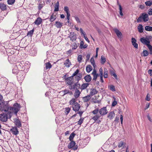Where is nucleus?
I'll return each instance as SVG.
<instances>
[{"label":"nucleus","instance_id":"nucleus-54","mask_svg":"<svg viewBox=\"0 0 152 152\" xmlns=\"http://www.w3.org/2000/svg\"><path fill=\"white\" fill-rule=\"evenodd\" d=\"M99 76L103 75V71L102 68H100L99 69Z\"/></svg>","mask_w":152,"mask_h":152},{"label":"nucleus","instance_id":"nucleus-35","mask_svg":"<svg viewBox=\"0 0 152 152\" xmlns=\"http://www.w3.org/2000/svg\"><path fill=\"white\" fill-rule=\"evenodd\" d=\"M55 9L54 11H58V8H59V2L58 1H57V2L56 4L55 5Z\"/></svg>","mask_w":152,"mask_h":152},{"label":"nucleus","instance_id":"nucleus-3","mask_svg":"<svg viewBox=\"0 0 152 152\" xmlns=\"http://www.w3.org/2000/svg\"><path fill=\"white\" fill-rule=\"evenodd\" d=\"M152 38V37L151 36H149L147 38L142 37L140 39V40L143 44L147 46H148L150 45V42L149 39H151Z\"/></svg>","mask_w":152,"mask_h":152},{"label":"nucleus","instance_id":"nucleus-39","mask_svg":"<svg viewBox=\"0 0 152 152\" xmlns=\"http://www.w3.org/2000/svg\"><path fill=\"white\" fill-rule=\"evenodd\" d=\"M71 109L69 107H66L65 108V113L66 115H67Z\"/></svg>","mask_w":152,"mask_h":152},{"label":"nucleus","instance_id":"nucleus-37","mask_svg":"<svg viewBox=\"0 0 152 152\" xmlns=\"http://www.w3.org/2000/svg\"><path fill=\"white\" fill-rule=\"evenodd\" d=\"M76 99L74 98H72L69 102V103L70 105H73L74 104L76 103Z\"/></svg>","mask_w":152,"mask_h":152},{"label":"nucleus","instance_id":"nucleus-42","mask_svg":"<svg viewBox=\"0 0 152 152\" xmlns=\"http://www.w3.org/2000/svg\"><path fill=\"white\" fill-rule=\"evenodd\" d=\"M15 0H7V2L8 4H13L15 2Z\"/></svg>","mask_w":152,"mask_h":152},{"label":"nucleus","instance_id":"nucleus-8","mask_svg":"<svg viewBox=\"0 0 152 152\" xmlns=\"http://www.w3.org/2000/svg\"><path fill=\"white\" fill-rule=\"evenodd\" d=\"M69 37L70 39V40L72 41H75L77 39L75 33L72 32L70 33Z\"/></svg>","mask_w":152,"mask_h":152},{"label":"nucleus","instance_id":"nucleus-62","mask_svg":"<svg viewBox=\"0 0 152 152\" xmlns=\"http://www.w3.org/2000/svg\"><path fill=\"white\" fill-rule=\"evenodd\" d=\"M117 104V102L115 100H114L112 102V106H114L116 105Z\"/></svg>","mask_w":152,"mask_h":152},{"label":"nucleus","instance_id":"nucleus-30","mask_svg":"<svg viewBox=\"0 0 152 152\" xmlns=\"http://www.w3.org/2000/svg\"><path fill=\"white\" fill-rule=\"evenodd\" d=\"M75 142L74 141H72L69 143V144L68 146V147L69 148H71L75 145Z\"/></svg>","mask_w":152,"mask_h":152},{"label":"nucleus","instance_id":"nucleus-20","mask_svg":"<svg viewBox=\"0 0 152 152\" xmlns=\"http://www.w3.org/2000/svg\"><path fill=\"white\" fill-rule=\"evenodd\" d=\"M42 19L40 17L37 18L35 21L34 23L37 25H39L42 23Z\"/></svg>","mask_w":152,"mask_h":152},{"label":"nucleus","instance_id":"nucleus-4","mask_svg":"<svg viewBox=\"0 0 152 152\" xmlns=\"http://www.w3.org/2000/svg\"><path fill=\"white\" fill-rule=\"evenodd\" d=\"M6 113H2L0 114V120L3 122L7 121L9 118V115L7 114V112Z\"/></svg>","mask_w":152,"mask_h":152},{"label":"nucleus","instance_id":"nucleus-36","mask_svg":"<svg viewBox=\"0 0 152 152\" xmlns=\"http://www.w3.org/2000/svg\"><path fill=\"white\" fill-rule=\"evenodd\" d=\"M108 71L107 69L105 68L104 69V78L108 77V76L107 75Z\"/></svg>","mask_w":152,"mask_h":152},{"label":"nucleus","instance_id":"nucleus-15","mask_svg":"<svg viewBox=\"0 0 152 152\" xmlns=\"http://www.w3.org/2000/svg\"><path fill=\"white\" fill-rule=\"evenodd\" d=\"M91 74L93 76V80L95 81L96 80L98 76V75L96 73V71L95 69H93Z\"/></svg>","mask_w":152,"mask_h":152},{"label":"nucleus","instance_id":"nucleus-38","mask_svg":"<svg viewBox=\"0 0 152 152\" xmlns=\"http://www.w3.org/2000/svg\"><path fill=\"white\" fill-rule=\"evenodd\" d=\"M145 29L148 31H152V27L150 26H145Z\"/></svg>","mask_w":152,"mask_h":152},{"label":"nucleus","instance_id":"nucleus-64","mask_svg":"<svg viewBox=\"0 0 152 152\" xmlns=\"http://www.w3.org/2000/svg\"><path fill=\"white\" fill-rule=\"evenodd\" d=\"M112 75H113L116 79H117V76L116 75V74L114 73V72H113V73H111Z\"/></svg>","mask_w":152,"mask_h":152},{"label":"nucleus","instance_id":"nucleus-41","mask_svg":"<svg viewBox=\"0 0 152 152\" xmlns=\"http://www.w3.org/2000/svg\"><path fill=\"white\" fill-rule=\"evenodd\" d=\"M119 6V13L120 15L121 16H123V14L122 12V8L121 6V5L119 4H118Z\"/></svg>","mask_w":152,"mask_h":152},{"label":"nucleus","instance_id":"nucleus-57","mask_svg":"<svg viewBox=\"0 0 152 152\" xmlns=\"http://www.w3.org/2000/svg\"><path fill=\"white\" fill-rule=\"evenodd\" d=\"M124 143L123 142H121L118 143V146L119 148H121L123 146V145H124Z\"/></svg>","mask_w":152,"mask_h":152},{"label":"nucleus","instance_id":"nucleus-33","mask_svg":"<svg viewBox=\"0 0 152 152\" xmlns=\"http://www.w3.org/2000/svg\"><path fill=\"white\" fill-rule=\"evenodd\" d=\"M106 58L103 56H102L101 58V63L102 64H104L106 61Z\"/></svg>","mask_w":152,"mask_h":152},{"label":"nucleus","instance_id":"nucleus-32","mask_svg":"<svg viewBox=\"0 0 152 152\" xmlns=\"http://www.w3.org/2000/svg\"><path fill=\"white\" fill-rule=\"evenodd\" d=\"M138 31L140 33H142L143 32V28L142 25L139 24L137 27Z\"/></svg>","mask_w":152,"mask_h":152},{"label":"nucleus","instance_id":"nucleus-9","mask_svg":"<svg viewBox=\"0 0 152 152\" xmlns=\"http://www.w3.org/2000/svg\"><path fill=\"white\" fill-rule=\"evenodd\" d=\"M143 20L144 22H146L149 20L148 15L146 13H142L141 14Z\"/></svg>","mask_w":152,"mask_h":152},{"label":"nucleus","instance_id":"nucleus-60","mask_svg":"<svg viewBox=\"0 0 152 152\" xmlns=\"http://www.w3.org/2000/svg\"><path fill=\"white\" fill-rule=\"evenodd\" d=\"M77 48V46L76 43L73 44V47L72 48V49L73 50H75Z\"/></svg>","mask_w":152,"mask_h":152},{"label":"nucleus","instance_id":"nucleus-47","mask_svg":"<svg viewBox=\"0 0 152 152\" xmlns=\"http://www.w3.org/2000/svg\"><path fill=\"white\" fill-rule=\"evenodd\" d=\"M75 85L76 87V89L78 90V89L80 88V85L78 83V82H77L75 83Z\"/></svg>","mask_w":152,"mask_h":152},{"label":"nucleus","instance_id":"nucleus-45","mask_svg":"<svg viewBox=\"0 0 152 152\" xmlns=\"http://www.w3.org/2000/svg\"><path fill=\"white\" fill-rule=\"evenodd\" d=\"M145 4L146 6L150 7L152 5V1H147L145 2Z\"/></svg>","mask_w":152,"mask_h":152},{"label":"nucleus","instance_id":"nucleus-17","mask_svg":"<svg viewBox=\"0 0 152 152\" xmlns=\"http://www.w3.org/2000/svg\"><path fill=\"white\" fill-rule=\"evenodd\" d=\"M64 65L65 66L68 68L70 67V66L72 65V64L69 59H68L65 61L64 63Z\"/></svg>","mask_w":152,"mask_h":152},{"label":"nucleus","instance_id":"nucleus-49","mask_svg":"<svg viewBox=\"0 0 152 152\" xmlns=\"http://www.w3.org/2000/svg\"><path fill=\"white\" fill-rule=\"evenodd\" d=\"M142 53L144 56H146L148 55V52L147 50H144Z\"/></svg>","mask_w":152,"mask_h":152},{"label":"nucleus","instance_id":"nucleus-28","mask_svg":"<svg viewBox=\"0 0 152 152\" xmlns=\"http://www.w3.org/2000/svg\"><path fill=\"white\" fill-rule=\"evenodd\" d=\"M52 67V65L50 63L48 62L45 64V67L46 69H49Z\"/></svg>","mask_w":152,"mask_h":152},{"label":"nucleus","instance_id":"nucleus-16","mask_svg":"<svg viewBox=\"0 0 152 152\" xmlns=\"http://www.w3.org/2000/svg\"><path fill=\"white\" fill-rule=\"evenodd\" d=\"M11 131L12 134L15 135H17L19 133L17 128L16 127H14L11 129Z\"/></svg>","mask_w":152,"mask_h":152},{"label":"nucleus","instance_id":"nucleus-55","mask_svg":"<svg viewBox=\"0 0 152 152\" xmlns=\"http://www.w3.org/2000/svg\"><path fill=\"white\" fill-rule=\"evenodd\" d=\"M18 71H20L19 69H16L15 68H13L12 69V73L13 74H17Z\"/></svg>","mask_w":152,"mask_h":152},{"label":"nucleus","instance_id":"nucleus-46","mask_svg":"<svg viewBox=\"0 0 152 152\" xmlns=\"http://www.w3.org/2000/svg\"><path fill=\"white\" fill-rule=\"evenodd\" d=\"M84 120V118H81L77 122V124L79 125H80L82 124L83 123Z\"/></svg>","mask_w":152,"mask_h":152},{"label":"nucleus","instance_id":"nucleus-59","mask_svg":"<svg viewBox=\"0 0 152 152\" xmlns=\"http://www.w3.org/2000/svg\"><path fill=\"white\" fill-rule=\"evenodd\" d=\"M29 63L28 61H26L25 63H24V64H23L24 68L25 67V69L26 68L27 69L28 66H27V65H28Z\"/></svg>","mask_w":152,"mask_h":152},{"label":"nucleus","instance_id":"nucleus-23","mask_svg":"<svg viewBox=\"0 0 152 152\" xmlns=\"http://www.w3.org/2000/svg\"><path fill=\"white\" fill-rule=\"evenodd\" d=\"M64 10L66 12L67 14V17L68 18H69V17L70 16V14L69 12V11L68 7L67 6H65L64 7Z\"/></svg>","mask_w":152,"mask_h":152},{"label":"nucleus","instance_id":"nucleus-5","mask_svg":"<svg viewBox=\"0 0 152 152\" xmlns=\"http://www.w3.org/2000/svg\"><path fill=\"white\" fill-rule=\"evenodd\" d=\"M24 62L23 61H21L20 62H18L15 64L16 66L17 67V69L19 70L20 71H23L24 69H25V67L24 68L23 64Z\"/></svg>","mask_w":152,"mask_h":152},{"label":"nucleus","instance_id":"nucleus-7","mask_svg":"<svg viewBox=\"0 0 152 152\" xmlns=\"http://www.w3.org/2000/svg\"><path fill=\"white\" fill-rule=\"evenodd\" d=\"M80 105L77 102H76L72 105L73 110L75 112H78L80 108Z\"/></svg>","mask_w":152,"mask_h":152},{"label":"nucleus","instance_id":"nucleus-52","mask_svg":"<svg viewBox=\"0 0 152 152\" xmlns=\"http://www.w3.org/2000/svg\"><path fill=\"white\" fill-rule=\"evenodd\" d=\"M143 20L141 15L139 16L138 18L137 19V22H140L142 21Z\"/></svg>","mask_w":152,"mask_h":152},{"label":"nucleus","instance_id":"nucleus-51","mask_svg":"<svg viewBox=\"0 0 152 152\" xmlns=\"http://www.w3.org/2000/svg\"><path fill=\"white\" fill-rule=\"evenodd\" d=\"M75 136V134L72 133L70 135L69 138V140L71 141L72 140L74 137Z\"/></svg>","mask_w":152,"mask_h":152},{"label":"nucleus","instance_id":"nucleus-6","mask_svg":"<svg viewBox=\"0 0 152 152\" xmlns=\"http://www.w3.org/2000/svg\"><path fill=\"white\" fill-rule=\"evenodd\" d=\"M25 74L23 71H20L17 76L18 80L20 82L22 81L24 78Z\"/></svg>","mask_w":152,"mask_h":152},{"label":"nucleus","instance_id":"nucleus-13","mask_svg":"<svg viewBox=\"0 0 152 152\" xmlns=\"http://www.w3.org/2000/svg\"><path fill=\"white\" fill-rule=\"evenodd\" d=\"M132 42L133 45L136 49L138 48V45L137 43V40L136 39L134 38H132Z\"/></svg>","mask_w":152,"mask_h":152},{"label":"nucleus","instance_id":"nucleus-21","mask_svg":"<svg viewBox=\"0 0 152 152\" xmlns=\"http://www.w3.org/2000/svg\"><path fill=\"white\" fill-rule=\"evenodd\" d=\"M0 9L2 11H5L7 10V6L3 3H0Z\"/></svg>","mask_w":152,"mask_h":152},{"label":"nucleus","instance_id":"nucleus-40","mask_svg":"<svg viewBox=\"0 0 152 152\" xmlns=\"http://www.w3.org/2000/svg\"><path fill=\"white\" fill-rule=\"evenodd\" d=\"M91 64L94 67V68H95V67L96 66L95 64L94 59L93 57H92L91 59Z\"/></svg>","mask_w":152,"mask_h":152},{"label":"nucleus","instance_id":"nucleus-43","mask_svg":"<svg viewBox=\"0 0 152 152\" xmlns=\"http://www.w3.org/2000/svg\"><path fill=\"white\" fill-rule=\"evenodd\" d=\"M79 72V70L78 69H77L76 71L72 74L71 76L73 78L74 77L77 75L78 74H79L78 73Z\"/></svg>","mask_w":152,"mask_h":152},{"label":"nucleus","instance_id":"nucleus-44","mask_svg":"<svg viewBox=\"0 0 152 152\" xmlns=\"http://www.w3.org/2000/svg\"><path fill=\"white\" fill-rule=\"evenodd\" d=\"M147 47L149 49L150 54L152 55V46L150 44Z\"/></svg>","mask_w":152,"mask_h":152},{"label":"nucleus","instance_id":"nucleus-61","mask_svg":"<svg viewBox=\"0 0 152 152\" xmlns=\"http://www.w3.org/2000/svg\"><path fill=\"white\" fill-rule=\"evenodd\" d=\"M150 100V95L149 94H148L146 98V100L147 101H149Z\"/></svg>","mask_w":152,"mask_h":152},{"label":"nucleus","instance_id":"nucleus-25","mask_svg":"<svg viewBox=\"0 0 152 152\" xmlns=\"http://www.w3.org/2000/svg\"><path fill=\"white\" fill-rule=\"evenodd\" d=\"M91 96L90 95H88L83 98V100L84 102H87L90 99Z\"/></svg>","mask_w":152,"mask_h":152},{"label":"nucleus","instance_id":"nucleus-53","mask_svg":"<svg viewBox=\"0 0 152 152\" xmlns=\"http://www.w3.org/2000/svg\"><path fill=\"white\" fill-rule=\"evenodd\" d=\"M110 89L113 91H115V86L112 85L110 86Z\"/></svg>","mask_w":152,"mask_h":152},{"label":"nucleus","instance_id":"nucleus-50","mask_svg":"<svg viewBox=\"0 0 152 152\" xmlns=\"http://www.w3.org/2000/svg\"><path fill=\"white\" fill-rule=\"evenodd\" d=\"M82 59V56L81 55H79L77 57V60L79 63L81 62Z\"/></svg>","mask_w":152,"mask_h":152},{"label":"nucleus","instance_id":"nucleus-10","mask_svg":"<svg viewBox=\"0 0 152 152\" xmlns=\"http://www.w3.org/2000/svg\"><path fill=\"white\" fill-rule=\"evenodd\" d=\"M73 78L72 76L67 77L66 79L67 84L69 85H71L73 82Z\"/></svg>","mask_w":152,"mask_h":152},{"label":"nucleus","instance_id":"nucleus-31","mask_svg":"<svg viewBox=\"0 0 152 152\" xmlns=\"http://www.w3.org/2000/svg\"><path fill=\"white\" fill-rule=\"evenodd\" d=\"M86 71L87 72L89 73L92 69V67L90 65H88L86 67Z\"/></svg>","mask_w":152,"mask_h":152},{"label":"nucleus","instance_id":"nucleus-29","mask_svg":"<svg viewBox=\"0 0 152 152\" xmlns=\"http://www.w3.org/2000/svg\"><path fill=\"white\" fill-rule=\"evenodd\" d=\"M55 26L57 28H61L63 25V23L58 21H56L55 24Z\"/></svg>","mask_w":152,"mask_h":152},{"label":"nucleus","instance_id":"nucleus-34","mask_svg":"<svg viewBox=\"0 0 152 152\" xmlns=\"http://www.w3.org/2000/svg\"><path fill=\"white\" fill-rule=\"evenodd\" d=\"M56 18V15H54L53 14L51 15L50 18V21L51 22L53 21Z\"/></svg>","mask_w":152,"mask_h":152},{"label":"nucleus","instance_id":"nucleus-19","mask_svg":"<svg viewBox=\"0 0 152 152\" xmlns=\"http://www.w3.org/2000/svg\"><path fill=\"white\" fill-rule=\"evenodd\" d=\"M115 116V114L114 112L113 111H112L108 113L107 117L110 118V119L111 120Z\"/></svg>","mask_w":152,"mask_h":152},{"label":"nucleus","instance_id":"nucleus-27","mask_svg":"<svg viewBox=\"0 0 152 152\" xmlns=\"http://www.w3.org/2000/svg\"><path fill=\"white\" fill-rule=\"evenodd\" d=\"M81 77L82 75L80 73H79L77 75L75 76V78L76 80L77 81V82H78V81L80 80Z\"/></svg>","mask_w":152,"mask_h":152},{"label":"nucleus","instance_id":"nucleus-24","mask_svg":"<svg viewBox=\"0 0 152 152\" xmlns=\"http://www.w3.org/2000/svg\"><path fill=\"white\" fill-rule=\"evenodd\" d=\"M89 84L88 83H83L80 86V89L82 90H84L86 89L87 87L89 85Z\"/></svg>","mask_w":152,"mask_h":152},{"label":"nucleus","instance_id":"nucleus-58","mask_svg":"<svg viewBox=\"0 0 152 152\" xmlns=\"http://www.w3.org/2000/svg\"><path fill=\"white\" fill-rule=\"evenodd\" d=\"M80 30L81 34V35H83V36L86 35V34L85 33V32H84L82 28H80Z\"/></svg>","mask_w":152,"mask_h":152},{"label":"nucleus","instance_id":"nucleus-22","mask_svg":"<svg viewBox=\"0 0 152 152\" xmlns=\"http://www.w3.org/2000/svg\"><path fill=\"white\" fill-rule=\"evenodd\" d=\"M98 92V91L96 89L94 88H91V89L90 94L91 95L93 96L96 94Z\"/></svg>","mask_w":152,"mask_h":152},{"label":"nucleus","instance_id":"nucleus-56","mask_svg":"<svg viewBox=\"0 0 152 152\" xmlns=\"http://www.w3.org/2000/svg\"><path fill=\"white\" fill-rule=\"evenodd\" d=\"M148 15H152V8H150L148 12Z\"/></svg>","mask_w":152,"mask_h":152},{"label":"nucleus","instance_id":"nucleus-14","mask_svg":"<svg viewBox=\"0 0 152 152\" xmlns=\"http://www.w3.org/2000/svg\"><path fill=\"white\" fill-rule=\"evenodd\" d=\"M14 123L17 127L19 128L21 126V122L19 119L15 118L14 120Z\"/></svg>","mask_w":152,"mask_h":152},{"label":"nucleus","instance_id":"nucleus-18","mask_svg":"<svg viewBox=\"0 0 152 152\" xmlns=\"http://www.w3.org/2000/svg\"><path fill=\"white\" fill-rule=\"evenodd\" d=\"M84 79H85L86 82L88 83L91 81V77L90 75H86L84 77Z\"/></svg>","mask_w":152,"mask_h":152},{"label":"nucleus","instance_id":"nucleus-48","mask_svg":"<svg viewBox=\"0 0 152 152\" xmlns=\"http://www.w3.org/2000/svg\"><path fill=\"white\" fill-rule=\"evenodd\" d=\"M34 30L33 29L31 30L30 31H29L27 34V36H31L33 33V32H34Z\"/></svg>","mask_w":152,"mask_h":152},{"label":"nucleus","instance_id":"nucleus-63","mask_svg":"<svg viewBox=\"0 0 152 152\" xmlns=\"http://www.w3.org/2000/svg\"><path fill=\"white\" fill-rule=\"evenodd\" d=\"M74 17L75 18V20H76L77 21V23H80V20L78 17L75 16V17Z\"/></svg>","mask_w":152,"mask_h":152},{"label":"nucleus","instance_id":"nucleus-12","mask_svg":"<svg viewBox=\"0 0 152 152\" xmlns=\"http://www.w3.org/2000/svg\"><path fill=\"white\" fill-rule=\"evenodd\" d=\"M114 31L119 38H121L122 37V34L118 29L115 28L114 29Z\"/></svg>","mask_w":152,"mask_h":152},{"label":"nucleus","instance_id":"nucleus-26","mask_svg":"<svg viewBox=\"0 0 152 152\" xmlns=\"http://www.w3.org/2000/svg\"><path fill=\"white\" fill-rule=\"evenodd\" d=\"M80 94V92L79 90H76L74 94V96L75 98H78L79 97Z\"/></svg>","mask_w":152,"mask_h":152},{"label":"nucleus","instance_id":"nucleus-2","mask_svg":"<svg viewBox=\"0 0 152 152\" xmlns=\"http://www.w3.org/2000/svg\"><path fill=\"white\" fill-rule=\"evenodd\" d=\"M108 111L106 107H103L100 110L97 108L92 112V113L94 115L92 118V119L95 121H97L101 117V115H103L107 113Z\"/></svg>","mask_w":152,"mask_h":152},{"label":"nucleus","instance_id":"nucleus-11","mask_svg":"<svg viewBox=\"0 0 152 152\" xmlns=\"http://www.w3.org/2000/svg\"><path fill=\"white\" fill-rule=\"evenodd\" d=\"M60 93L61 94L62 93L63 96H64L67 94H69L70 95H72V93L71 91L66 89L64 91H61Z\"/></svg>","mask_w":152,"mask_h":152},{"label":"nucleus","instance_id":"nucleus-1","mask_svg":"<svg viewBox=\"0 0 152 152\" xmlns=\"http://www.w3.org/2000/svg\"><path fill=\"white\" fill-rule=\"evenodd\" d=\"M20 108V104L17 103H15L13 107H9L7 104H5L4 102L0 104V110L7 112L10 118L11 117L13 114L17 115Z\"/></svg>","mask_w":152,"mask_h":152}]
</instances>
